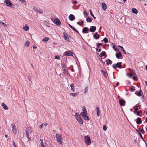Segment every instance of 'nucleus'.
<instances>
[{
	"label": "nucleus",
	"instance_id": "obj_21",
	"mask_svg": "<svg viewBox=\"0 0 147 147\" xmlns=\"http://www.w3.org/2000/svg\"><path fill=\"white\" fill-rule=\"evenodd\" d=\"M78 94V92H76L75 93H70L69 94L70 95L74 97L76 96Z\"/></svg>",
	"mask_w": 147,
	"mask_h": 147
},
{
	"label": "nucleus",
	"instance_id": "obj_30",
	"mask_svg": "<svg viewBox=\"0 0 147 147\" xmlns=\"http://www.w3.org/2000/svg\"><path fill=\"white\" fill-rule=\"evenodd\" d=\"M49 39V38L48 37H46L44 38L42 40V41H45V42H47L48 41Z\"/></svg>",
	"mask_w": 147,
	"mask_h": 147
},
{
	"label": "nucleus",
	"instance_id": "obj_14",
	"mask_svg": "<svg viewBox=\"0 0 147 147\" xmlns=\"http://www.w3.org/2000/svg\"><path fill=\"white\" fill-rule=\"evenodd\" d=\"M69 18L70 21H72L75 19V17L74 15L71 14L69 16Z\"/></svg>",
	"mask_w": 147,
	"mask_h": 147
},
{
	"label": "nucleus",
	"instance_id": "obj_55",
	"mask_svg": "<svg viewBox=\"0 0 147 147\" xmlns=\"http://www.w3.org/2000/svg\"><path fill=\"white\" fill-rule=\"evenodd\" d=\"M118 47L120 48V49L121 50H123V47H122L120 45H119L118 46Z\"/></svg>",
	"mask_w": 147,
	"mask_h": 147
},
{
	"label": "nucleus",
	"instance_id": "obj_48",
	"mask_svg": "<svg viewBox=\"0 0 147 147\" xmlns=\"http://www.w3.org/2000/svg\"><path fill=\"white\" fill-rule=\"evenodd\" d=\"M134 108L135 109V111H134V113H135L137 112V111L138 110V109L137 108Z\"/></svg>",
	"mask_w": 147,
	"mask_h": 147
},
{
	"label": "nucleus",
	"instance_id": "obj_57",
	"mask_svg": "<svg viewBox=\"0 0 147 147\" xmlns=\"http://www.w3.org/2000/svg\"><path fill=\"white\" fill-rule=\"evenodd\" d=\"M133 79L134 80H137V78H136V77L135 76H134V77H133Z\"/></svg>",
	"mask_w": 147,
	"mask_h": 147
},
{
	"label": "nucleus",
	"instance_id": "obj_44",
	"mask_svg": "<svg viewBox=\"0 0 147 147\" xmlns=\"http://www.w3.org/2000/svg\"><path fill=\"white\" fill-rule=\"evenodd\" d=\"M61 65L63 68H66V65H65L64 63H62Z\"/></svg>",
	"mask_w": 147,
	"mask_h": 147
},
{
	"label": "nucleus",
	"instance_id": "obj_38",
	"mask_svg": "<svg viewBox=\"0 0 147 147\" xmlns=\"http://www.w3.org/2000/svg\"><path fill=\"white\" fill-rule=\"evenodd\" d=\"M71 28L73 30H74L76 32L79 33L78 31L73 26H72V27H71Z\"/></svg>",
	"mask_w": 147,
	"mask_h": 147
},
{
	"label": "nucleus",
	"instance_id": "obj_25",
	"mask_svg": "<svg viewBox=\"0 0 147 147\" xmlns=\"http://www.w3.org/2000/svg\"><path fill=\"white\" fill-rule=\"evenodd\" d=\"M101 72H102L103 75L105 76L106 78H107V73L106 71H104L103 70H101Z\"/></svg>",
	"mask_w": 147,
	"mask_h": 147
},
{
	"label": "nucleus",
	"instance_id": "obj_34",
	"mask_svg": "<svg viewBox=\"0 0 147 147\" xmlns=\"http://www.w3.org/2000/svg\"><path fill=\"white\" fill-rule=\"evenodd\" d=\"M30 42L29 41L27 40L25 43V46H26L27 47H28L29 45H30Z\"/></svg>",
	"mask_w": 147,
	"mask_h": 147
},
{
	"label": "nucleus",
	"instance_id": "obj_10",
	"mask_svg": "<svg viewBox=\"0 0 147 147\" xmlns=\"http://www.w3.org/2000/svg\"><path fill=\"white\" fill-rule=\"evenodd\" d=\"M53 22L57 26H59L61 24L60 21L57 19H54Z\"/></svg>",
	"mask_w": 147,
	"mask_h": 147
},
{
	"label": "nucleus",
	"instance_id": "obj_49",
	"mask_svg": "<svg viewBox=\"0 0 147 147\" xmlns=\"http://www.w3.org/2000/svg\"><path fill=\"white\" fill-rule=\"evenodd\" d=\"M43 124H41L39 126V127L40 129H41L42 128L43 126Z\"/></svg>",
	"mask_w": 147,
	"mask_h": 147
},
{
	"label": "nucleus",
	"instance_id": "obj_60",
	"mask_svg": "<svg viewBox=\"0 0 147 147\" xmlns=\"http://www.w3.org/2000/svg\"><path fill=\"white\" fill-rule=\"evenodd\" d=\"M122 50V51L124 52V53L125 54H126V53H125V50L124 49H123V50Z\"/></svg>",
	"mask_w": 147,
	"mask_h": 147
},
{
	"label": "nucleus",
	"instance_id": "obj_22",
	"mask_svg": "<svg viewBox=\"0 0 147 147\" xmlns=\"http://www.w3.org/2000/svg\"><path fill=\"white\" fill-rule=\"evenodd\" d=\"M70 86L71 88V90L73 91V92L75 91V88L74 84H72L70 85Z\"/></svg>",
	"mask_w": 147,
	"mask_h": 147
},
{
	"label": "nucleus",
	"instance_id": "obj_31",
	"mask_svg": "<svg viewBox=\"0 0 147 147\" xmlns=\"http://www.w3.org/2000/svg\"><path fill=\"white\" fill-rule=\"evenodd\" d=\"M96 112H97V116L98 117L99 116V108L98 107H96Z\"/></svg>",
	"mask_w": 147,
	"mask_h": 147
},
{
	"label": "nucleus",
	"instance_id": "obj_27",
	"mask_svg": "<svg viewBox=\"0 0 147 147\" xmlns=\"http://www.w3.org/2000/svg\"><path fill=\"white\" fill-rule=\"evenodd\" d=\"M86 20L87 22H91L92 21L91 19L89 17H88Z\"/></svg>",
	"mask_w": 147,
	"mask_h": 147
},
{
	"label": "nucleus",
	"instance_id": "obj_15",
	"mask_svg": "<svg viewBox=\"0 0 147 147\" xmlns=\"http://www.w3.org/2000/svg\"><path fill=\"white\" fill-rule=\"evenodd\" d=\"M100 37V36L98 34L97 32H95L93 35V37L95 39H98Z\"/></svg>",
	"mask_w": 147,
	"mask_h": 147
},
{
	"label": "nucleus",
	"instance_id": "obj_3",
	"mask_svg": "<svg viewBox=\"0 0 147 147\" xmlns=\"http://www.w3.org/2000/svg\"><path fill=\"white\" fill-rule=\"evenodd\" d=\"M75 117L76 119L80 124H82L83 123V120L78 113H76Z\"/></svg>",
	"mask_w": 147,
	"mask_h": 147
},
{
	"label": "nucleus",
	"instance_id": "obj_33",
	"mask_svg": "<svg viewBox=\"0 0 147 147\" xmlns=\"http://www.w3.org/2000/svg\"><path fill=\"white\" fill-rule=\"evenodd\" d=\"M89 11H90V15H91V16L94 19H96V18L94 17V15L92 13L91 10V9H90L89 10Z\"/></svg>",
	"mask_w": 147,
	"mask_h": 147
},
{
	"label": "nucleus",
	"instance_id": "obj_5",
	"mask_svg": "<svg viewBox=\"0 0 147 147\" xmlns=\"http://www.w3.org/2000/svg\"><path fill=\"white\" fill-rule=\"evenodd\" d=\"M85 141L86 143L88 145L91 144V141L90 137L88 136H86L84 137Z\"/></svg>",
	"mask_w": 147,
	"mask_h": 147
},
{
	"label": "nucleus",
	"instance_id": "obj_59",
	"mask_svg": "<svg viewBox=\"0 0 147 147\" xmlns=\"http://www.w3.org/2000/svg\"><path fill=\"white\" fill-rule=\"evenodd\" d=\"M12 143H13V145L14 146H16L15 145V142H14V141H13Z\"/></svg>",
	"mask_w": 147,
	"mask_h": 147
},
{
	"label": "nucleus",
	"instance_id": "obj_4",
	"mask_svg": "<svg viewBox=\"0 0 147 147\" xmlns=\"http://www.w3.org/2000/svg\"><path fill=\"white\" fill-rule=\"evenodd\" d=\"M135 94L138 96H142L141 97V100L143 101L144 99V96L143 92L141 89H140L139 91L137 92V93H135Z\"/></svg>",
	"mask_w": 147,
	"mask_h": 147
},
{
	"label": "nucleus",
	"instance_id": "obj_63",
	"mask_svg": "<svg viewBox=\"0 0 147 147\" xmlns=\"http://www.w3.org/2000/svg\"><path fill=\"white\" fill-rule=\"evenodd\" d=\"M41 147H45V146L43 144H42L41 145Z\"/></svg>",
	"mask_w": 147,
	"mask_h": 147
},
{
	"label": "nucleus",
	"instance_id": "obj_41",
	"mask_svg": "<svg viewBox=\"0 0 147 147\" xmlns=\"http://www.w3.org/2000/svg\"><path fill=\"white\" fill-rule=\"evenodd\" d=\"M60 56H55V59H60Z\"/></svg>",
	"mask_w": 147,
	"mask_h": 147
},
{
	"label": "nucleus",
	"instance_id": "obj_61",
	"mask_svg": "<svg viewBox=\"0 0 147 147\" xmlns=\"http://www.w3.org/2000/svg\"><path fill=\"white\" fill-rule=\"evenodd\" d=\"M84 13H85V14L86 16H87L88 15V13H86L85 11H84Z\"/></svg>",
	"mask_w": 147,
	"mask_h": 147
},
{
	"label": "nucleus",
	"instance_id": "obj_26",
	"mask_svg": "<svg viewBox=\"0 0 147 147\" xmlns=\"http://www.w3.org/2000/svg\"><path fill=\"white\" fill-rule=\"evenodd\" d=\"M132 12L136 14L138 13L137 10L135 8H133L132 10Z\"/></svg>",
	"mask_w": 147,
	"mask_h": 147
},
{
	"label": "nucleus",
	"instance_id": "obj_20",
	"mask_svg": "<svg viewBox=\"0 0 147 147\" xmlns=\"http://www.w3.org/2000/svg\"><path fill=\"white\" fill-rule=\"evenodd\" d=\"M1 105L3 107V108L5 110H7L8 109V107L5 105V104L4 103H3L1 104Z\"/></svg>",
	"mask_w": 147,
	"mask_h": 147
},
{
	"label": "nucleus",
	"instance_id": "obj_40",
	"mask_svg": "<svg viewBox=\"0 0 147 147\" xmlns=\"http://www.w3.org/2000/svg\"><path fill=\"white\" fill-rule=\"evenodd\" d=\"M138 130L140 132H142V133H144V131L143 129H139Z\"/></svg>",
	"mask_w": 147,
	"mask_h": 147
},
{
	"label": "nucleus",
	"instance_id": "obj_45",
	"mask_svg": "<svg viewBox=\"0 0 147 147\" xmlns=\"http://www.w3.org/2000/svg\"><path fill=\"white\" fill-rule=\"evenodd\" d=\"M21 1L22 3H24V4H26V3L25 0H22Z\"/></svg>",
	"mask_w": 147,
	"mask_h": 147
},
{
	"label": "nucleus",
	"instance_id": "obj_32",
	"mask_svg": "<svg viewBox=\"0 0 147 147\" xmlns=\"http://www.w3.org/2000/svg\"><path fill=\"white\" fill-rule=\"evenodd\" d=\"M63 73L65 75H67L68 74V72L66 71L65 69H64L63 70Z\"/></svg>",
	"mask_w": 147,
	"mask_h": 147
},
{
	"label": "nucleus",
	"instance_id": "obj_53",
	"mask_svg": "<svg viewBox=\"0 0 147 147\" xmlns=\"http://www.w3.org/2000/svg\"><path fill=\"white\" fill-rule=\"evenodd\" d=\"M40 143L41 145L42 144H43V141L42 140L40 139Z\"/></svg>",
	"mask_w": 147,
	"mask_h": 147
},
{
	"label": "nucleus",
	"instance_id": "obj_2",
	"mask_svg": "<svg viewBox=\"0 0 147 147\" xmlns=\"http://www.w3.org/2000/svg\"><path fill=\"white\" fill-rule=\"evenodd\" d=\"M57 141L59 145H62L63 139L62 135L60 134H56L55 136Z\"/></svg>",
	"mask_w": 147,
	"mask_h": 147
},
{
	"label": "nucleus",
	"instance_id": "obj_17",
	"mask_svg": "<svg viewBox=\"0 0 147 147\" xmlns=\"http://www.w3.org/2000/svg\"><path fill=\"white\" fill-rule=\"evenodd\" d=\"M136 120V123L138 124H140L142 123V121L140 118L138 117L137 119Z\"/></svg>",
	"mask_w": 147,
	"mask_h": 147
},
{
	"label": "nucleus",
	"instance_id": "obj_54",
	"mask_svg": "<svg viewBox=\"0 0 147 147\" xmlns=\"http://www.w3.org/2000/svg\"><path fill=\"white\" fill-rule=\"evenodd\" d=\"M78 3V2L76 1H75L73 2V3L74 4H75Z\"/></svg>",
	"mask_w": 147,
	"mask_h": 147
},
{
	"label": "nucleus",
	"instance_id": "obj_12",
	"mask_svg": "<svg viewBox=\"0 0 147 147\" xmlns=\"http://www.w3.org/2000/svg\"><path fill=\"white\" fill-rule=\"evenodd\" d=\"M72 54H73L70 51H66L64 53V55L65 56H73Z\"/></svg>",
	"mask_w": 147,
	"mask_h": 147
},
{
	"label": "nucleus",
	"instance_id": "obj_23",
	"mask_svg": "<svg viewBox=\"0 0 147 147\" xmlns=\"http://www.w3.org/2000/svg\"><path fill=\"white\" fill-rule=\"evenodd\" d=\"M23 28L25 31H27L29 29V27L26 25L25 26L23 27Z\"/></svg>",
	"mask_w": 147,
	"mask_h": 147
},
{
	"label": "nucleus",
	"instance_id": "obj_29",
	"mask_svg": "<svg viewBox=\"0 0 147 147\" xmlns=\"http://www.w3.org/2000/svg\"><path fill=\"white\" fill-rule=\"evenodd\" d=\"M116 57L117 59H119L120 58V57L121 56V54L120 53H119L117 54H116Z\"/></svg>",
	"mask_w": 147,
	"mask_h": 147
},
{
	"label": "nucleus",
	"instance_id": "obj_42",
	"mask_svg": "<svg viewBox=\"0 0 147 147\" xmlns=\"http://www.w3.org/2000/svg\"><path fill=\"white\" fill-rule=\"evenodd\" d=\"M133 86H132L131 87L130 89L131 92L134 91L135 90V89L133 88Z\"/></svg>",
	"mask_w": 147,
	"mask_h": 147
},
{
	"label": "nucleus",
	"instance_id": "obj_7",
	"mask_svg": "<svg viewBox=\"0 0 147 147\" xmlns=\"http://www.w3.org/2000/svg\"><path fill=\"white\" fill-rule=\"evenodd\" d=\"M121 63H118L116 64H115L112 65V67L115 69H116L117 67H119V68H121Z\"/></svg>",
	"mask_w": 147,
	"mask_h": 147
},
{
	"label": "nucleus",
	"instance_id": "obj_24",
	"mask_svg": "<svg viewBox=\"0 0 147 147\" xmlns=\"http://www.w3.org/2000/svg\"><path fill=\"white\" fill-rule=\"evenodd\" d=\"M135 74H136V73L135 71L132 70V72L130 73V76H129L128 74H127V75H128L129 77L131 78V76L135 75Z\"/></svg>",
	"mask_w": 147,
	"mask_h": 147
},
{
	"label": "nucleus",
	"instance_id": "obj_46",
	"mask_svg": "<svg viewBox=\"0 0 147 147\" xmlns=\"http://www.w3.org/2000/svg\"><path fill=\"white\" fill-rule=\"evenodd\" d=\"M1 24H2L3 26H4L5 27H7V24L5 23H4L3 22H2Z\"/></svg>",
	"mask_w": 147,
	"mask_h": 147
},
{
	"label": "nucleus",
	"instance_id": "obj_47",
	"mask_svg": "<svg viewBox=\"0 0 147 147\" xmlns=\"http://www.w3.org/2000/svg\"><path fill=\"white\" fill-rule=\"evenodd\" d=\"M85 91H84V92L85 93H86L87 92L88 90V89L87 87H85L84 89Z\"/></svg>",
	"mask_w": 147,
	"mask_h": 147
},
{
	"label": "nucleus",
	"instance_id": "obj_37",
	"mask_svg": "<svg viewBox=\"0 0 147 147\" xmlns=\"http://www.w3.org/2000/svg\"><path fill=\"white\" fill-rule=\"evenodd\" d=\"M71 28L73 30H74L76 32L79 33L78 31L73 26H72V27H71Z\"/></svg>",
	"mask_w": 147,
	"mask_h": 147
},
{
	"label": "nucleus",
	"instance_id": "obj_35",
	"mask_svg": "<svg viewBox=\"0 0 147 147\" xmlns=\"http://www.w3.org/2000/svg\"><path fill=\"white\" fill-rule=\"evenodd\" d=\"M103 40L105 43H107L108 41V39L106 38H104Z\"/></svg>",
	"mask_w": 147,
	"mask_h": 147
},
{
	"label": "nucleus",
	"instance_id": "obj_8",
	"mask_svg": "<svg viewBox=\"0 0 147 147\" xmlns=\"http://www.w3.org/2000/svg\"><path fill=\"white\" fill-rule=\"evenodd\" d=\"M33 9L34 11L39 13H43V11L42 9L37 8L35 6H34Z\"/></svg>",
	"mask_w": 147,
	"mask_h": 147
},
{
	"label": "nucleus",
	"instance_id": "obj_9",
	"mask_svg": "<svg viewBox=\"0 0 147 147\" xmlns=\"http://www.w3.org/2000/svg\"><path fill=\"white\" fill-rule=\"evenodd\" d=\"M11 125L12 128V129L13 132L14 133H15V134H16L17 133V130L16 129V127L15 126L14 123H11Z\"/></svg>",
	"mask_w": 147,
	"mask_h": 147
},
{
	"label": "nucleus",
	"instance_id": "obj_16",
	"mask_svg": "<svg viewBox=\"0 0 147 147\" xmlns=\"http://www.w3.org/2000/svg\"><path fill=\"white\" fill-rule=\"evenodd\" d=\"M119 103L121 106H123L125 105V101L124 100H120Z\"/></svg>",
	"mask_w": 147,
	"mask_h": 147
},
{
	"label": "nucleus",
	"instance_id": "obj_39",
	"mask_svg": "<svg viewBox=\"0 0 147 147\" xmlns=\"http://www.w3.org/2000/svg\"><path fill=\"white\" fill-rule=\"evenodd\" d=\"M142 113V111H138L137 112V115L139 116H141V115H140V113Z\"/></svg>",
	"mask_w": 147,
	"mask_h": 147
},
{
	"label": "nucleus",
	"instance_id": "obj_52",
	"mask_svg": "<svg viewBox=\"0 0 147 147\" xmlns=\"http://www.w3.org/2000/svg\"><path fill=\"white\" fill-rule=\"evenodd\" d=\"M96 51H98V52H100L101 51V49H99L98 48H96Z\"/></svg>",
	"mask_w": 147,
	"mask_h": 147
},
{
	"label": "nucleus",
	"instance_id": "obj_64",
	"mask_svg": "<svg viewBox=\"0 0 147 147\" xmlns=\"http://www.w3.org/2000/svg\"><path fill=\"white\" fill-rule=\"evenodd\" d=\"M145 83L147 86V81H145Z\"/></svg>",
	"mask_w": 147,
	"mask_h": 147
},
{
	"label": "nucleus",
	"instance_id": "obj_62",
	"mask_svg": "<svg viewBox=\"0 0 147 147\" xmlns=\"http://www.w3.org/2000/svg\"><path fill=\"white\" fill-rule=\"evenodd\" d=\"M44 125V124H43ZM48 125V123H45L44 124V125L46 127Z\"/></svg>",
	"mask_w": 147,
	"mask_h": 147
},
{
	"label": "nucleus",
	"instance_id": "obj_50",
	"mask_svg": "<svg viewBox=\"0 0 147 147\" xmlns=\"http://www.w3.org/2000/svg\"><path fill=\"white\" fill-rule=\"evenodd\" d=\"M102 45V44L101 43H99V44H98L97 46V48H99V46H100V45Z\"/></svg>",
	"mask_w": 147,
	"mask_h": 147
},
{
	"label": "nucleus",
	"instance_id": "obj_28",
	"mask_svg": "<svg viewBox=\"0 0 147 147\" xmlns=\"http://www.w3.org/2000/svg\"><path fill=\"white\" fill-rule=\"evenodd\" d=\"M107 62V64L108 65L109 64H111L112 63V61L110 60V59H108L106 61Z\"/></svg>",
	"mask_w": 147,
	"mask_h": 147
},
{
	"label": "nucleus",
	"instance_id": "obj_43",
	"mask_svg": "<svg viewBox=\"0 0 147 147\" xmlns=\"http://www.w3.org/2000/svg\"><path fill=\"white\" fill-rule=\"evenodd\" d=\"M103 129L104 131H106L107 130V127L106 126L104 125L103 127Z\"/></svg>",
	"mask_w": 147,
	"mask_h": 147
},
{
	"label": "nucleus",
	"instance_id": "obj_19",
	"mask_svg": "<svg viewBox=\"0 0 147 147\" xmlns=\"http://www.w3.org/2000/svg\"><path fill=\"white\" fill-rule=\"evenodd\" d=\"M102 9L103 10L105 11L107 9V5L105 3H102Z\"/></svg>",
	"mask_w": 147,
	"mask_h": 147
},
{
	"label": "nucleus",
	"instance_id": "obj_36",
	"mask_svg": "<svg viewBox=\"0 0 147 147\" xmlns=\"http://www.w3.org/2000/svg\"><path fill=\"white\" fill-rule=\"evenodd\" d=\"M105 55V51H102L101 53L100 54L101 57H102L103 56H104Z\"/></svg>",
	"mask_w": 147,
	"mask_h": 147
},
{
	"label": "nucleus",
	"instance_id": "obj_51",
	"mask_svg": "<svg viewBox=\"0 0 147 147\" xmlns=\"http://www.w3.org/2000/svg\"><path fill=\"white\" fill-rule=\"evenodd\" d=\"M26 132L27 137H28V136H29V135L28 131H26Z\"/></svg>",
	"mask_w": 147,
	"mask_h": 147
},
{
	"label": "nucleus",
	"instance_id": "obj_11",
	"mask_svg": "<svg viewBox=\"0 0 147 147\" xmlns=\"http://www.w3.org/2000/svg\"><path fill=\"white\" fill-rule=\"evenodd\" d=\"M96 29V27L94 26H92L90 27L89 30L90 32H93L95 31Z\"/></svg>",
	"mask_w": 147,
	"mask_h": 147
},
{
	"label": "nucleus",
	"instance_id": "obj_18",
	"mask_svg": "<svg viewBox=\"0 0 147 147\" xmlns=\"http://www.w3.org/2000/svg\"><path fill=\"white\" fill-rule=\"evenodd\" d=\"M63 36H64L65 39L67 41H69V38L68 37L66 36V35H67V34L65 32H64V33H63Z\"/></svg>",
	"mask_w": 147,
	"mask_h": 147
},
{
	"label": "nucleus",
	"instance_id": "obj_6",
	"mask_svg": "<svg viewBox=\"0 0 147 147\" xmlns=\"http://www.w3.org/2000/svg\"><path fill=\"white\" fill-rule=\"evenodd\" d=\"M4 3H5L6 5L7 6L11 7L12 6V8H14V5L12 4L9 0H5L4 1Z\"/></svg>",
	"mask_w": 147,
	"mask_h": 147
},
{
	"label": "nucleus",
	"instance_id": "obj_1",
	"mask_svg": "<svg viewBox=\"0 0 147 147\" xmlns=\"http://www.w3.org/2000/svg\"><path fill=\"white\" fill-rule=\"evenodd\" d=\"M83 112L80 113V115L83 117V118L85 120H89V117L87 115V114L86 108L84 106L83 108Z\"/></svg>",
	"mask_w": 147,
	"mask_h": 147
},
{
	"label": "nucleus",
	"instance_id": "obj_56",
	"mask_svg": "<svg viewBox=\"0 0 147 147\" xmlns=\"http://www.w3.org/2000/svg\"><path fill=\"white\" fill-rule=\"evenodd\" d=\"M139 134L140 135V137H141V138L143 140V138L141 135V134L140 133H139Z\"/></svg>",
	"mask_w": 147,
	"mask_h": 147
},
{
	"label": "nucleus",
	"instance_id": "obj_58",
	"mask_svg": "<svg viewBox=\"0 0 147 147\" xmlns=\"http://www.w3.org/2000/svg\"><path fill=\"white\" fill-rule=\"evenodd\" d=\"M140 107V106H137V105H136L135 106H134V108H138V107Z\"/></svg>",
	"mask_w": 147,
	"mask_h": 147
},
{
	"label": "nucleus",
	"instance_id": "obj_13",
	"mask_svg": "<svg viewBox=\"0 0 147 147\" xmlns=\"http://www.w3.org/2000/svg\"><path fill=\"white\" fill-rule=\"evenodd\" d=\"M88 31V28L87 27H85L83 29L82 32L84 34L87 33Z\"/></svg>",
	"mask_w": 147,
	"mask_h": 147
}]
</instances>
